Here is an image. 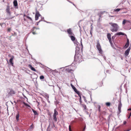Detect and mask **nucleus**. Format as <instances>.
Masks as SVG:
<instances>
[{"label": "nucleus", "instance_id": "obj_1", "mask_svg": "<svg viewBox=\"0 0 131 131\" xmlns=\"http://www.w3.org/2000/svg\"><path fill=\"white\" fill-rule=\"evenodd\" d=\"M109 24L111 25L110 30L112 32L117 31L119 27L118 25L116 23H110Z\"/></svg>", "mask_w": 131, "mask_h": 131}, {"label": "nucleus", "instance_id": "obj_2", "mask_svg": "<svg viewBox=\"0 0 131 131\" xmlns=\"http://www.w3.org/2000/svg\"><path fill=\"white\" fill-rule=\"evenodd\" d=\"M97 43L96 48L99 51V53L102 54L103 53V51L101 48V47L99 40L97 41Z\"/></svg>", "mask_w": 131, "mask_h": 131}, {"label": "nucleus", "instance_id": "obj_3", "mask_svg": "<svg viewBox=\"0 0 131 131\" xmlns=\"http://www.w3.org/2000/svg\"><path fill=\"white\" fill-rule=\"evenodd\" d=\"M54 113L53 115V119L54 120L55 122H57V119L56 117V116L58 115V112L56 111V109L54 110Z\"/></svg>", "mask_w": 131, "mask_h": 131}, {"label": "nucleus", "instance_id": "obj_4", "mask_svg": "<svg viewBox=\"0 0 131 131\" xmlns=\"http://www.w3.org/2000/svg\"><path fill=\"white\" fill-rule=\"evenodd\" d=\"M15 92L12 89H11L10 92L8 93L7 96L8 97L11 96L13 94H15Z\"/></svg>", "mask_w": 131, "mask_h": 131}, {"label": "nucleus", "instance_id": "obj_5", "mask_svg": "<svg viewBox=\"0 0 131 131\" xmlns=\"http://www.w3.org/2000/svg\"><path fill=\"white\" fill-rule=\"evenodd\" d=\"M6 11V12L8 14V16H11V13L10 12V6H9L7 5V6Z\"/></svg>", "mask_w": 131, "mask_h": 131}, {"label": "nucleus", "instance_id": "obj_6", "mask_svg": "<svg viewBox=\"0 0 131 131\" xmlns=\"http://www.w3.org/2000/svg\"><path fill=\"white\" fill-rule=\"evenodd\" d=\"M122 104L121 102V101H120L119 103L118 106V109L119 113H120L121 112V107L122 106Z\"/></svg>", "mask_w": 131, "mask_h": 131}, {"label": "nucleus", "instance_id": "obj_7", "mask_svg": "<svg viewBox=\"0 0 131 131\" xmlns=\"http://www.w3.org/2000/svg\"><path fill=\"white\" fill-rule=\"evenodd\" d=\"M130 48L129 47L127 50H126L124 54L125 55L127 56H128V55L129 54V51L130 50Z\"/></svg>", "mask_w": 131, "mask_h": 131}, {"label": "nucleus", "instance_id": "obj_8", "mask_svg": "<svg viewBox=\"0 0 131 131\" xmlns=\"http://www.w3.org/2000/svg\"><path fill=\"white\" fill-rule=\"evenodd\" d=\"M40 16V15L39 14V12H36L35 14V19L36 20H37L39 16Z\"/></svg>", "mask_w": 131, "mask_h": 131}, {"label": "nucleus", "instance_id": "obj_9", "mask_svg": "<svg viewBox=\"0 0 131 131\" xmlns=\"http://www.w3.org/2000/svg\"><path fill=\"white\" fill-rule=\"evenodd\" d=\"M14 5L16 8H18L17 2V0H14L13 2Z\"/></svg>", "mask_w": 131, "mask_h": 131}, {"label": "nucleus", "instance_id": "obj_10", "mask_svg": "<svg viewBox=\"0 0 131 131\" xmlns=\"http://www.w3.org/2000/svg\"><path fill=\"white\" fill-rule=\"evenodd\" d=\"M129 41L128 39H127V42L124 46V47L125 48H127L129 45Z\"/></svg>", "mask_w": 131, "mask_h": 131}, {"label": "nucleus", "instance_id": "obj_11", "mask_svg": "<svg viewBox=\"0 0 131 131\" xmlns=\"http://www.w3.org/2000/svg\"><path fill=\"white\" fill-rule=\"evenodd\" d=\"M67 32L70 35H73V33L71 28H69L67 29Z\"/></svg>", "mask_w": 131, "mask_h": 131}, {"label": "nucleus", "instance_id": "obj_12", "mask_svg": "<svg viewBox=\"0 0 131 131\" xmlns=\"http://www.w3.org/2000/svg\"><path fill=\"white\" fill-rule=\"evenodd\" d=\"M71 85L72 88L74 90V92L76 93L77 92H78V91L76 88L72 84H71Z\"/></svg>", "mask_w": 131, "mask_h": 131}, {"label": "nucleus", "instance_id": "obj_13", "mask_svg": "<svg viewBox=\"0 0 131 131\" xmlns=\"http://www.w3.org/2000/svg\"><path fill=\"white\" fill-rule=\"evenodd\" d=\"M28 67L30 68L32 70L35 71L36 72V70L30 64H29L28 65Z\"/></svg>", "mask_w": 131, "mask_h": 131}, {"label": "nucleus", "instance_id": "obj_14", "mask_svg": "<svg viewBox=\"0 0 131 131\" xmlns=\"http://www.w3.org/2000/svg\"><path fill=\"white\" fill-rule=\"evenodd\" d=\"M115 35H126L123 32H117V33H116L115 34Z\"/></svg>", "mask_w": 131, "mask_h": 131}, {"label": "nucleus", "instance_id": "obj_15", "mask_svg": "<svg viewBox=\"0 0 131 131\" xmlns=\"http://www.w3.org/2000/svg\"><path fill=\"white\" fill-rule=\"evenodd\" d=\"M70 37L71 38V40L72 41H74L75 40V37L73 36H70Z\"/></svg>", "mask_w": 131, "mask_h": 131}, {"label": "nucleus", "instance_id": "obj_16", "mask_svg": "<svg viewBox=\"0 0 131 131\" xmlns=\"http://www.w3.org/2000/svg\"><path fill=\"white\" fill-rule=\"evenodd\" d=\"M107 37L108 40L111 39V35L110 33H108L107 35Z\"/></svg>", "mask_w": 131, "mask_h": 131}, {"label": "nucleus", "instance_id": "obj_17", "mask_svg": "<svg viewBox=\"0 0 131 131\" xmlns=\"http://www.w3.org/2000/svg\"><path fill=\"white\" fill-rule=\"evenodd\" d=\"M32 110L33 112L34 115H38V113L36 111L34 110L33 109H32Z\"/></svg>", "mask_w": 131, "mask_h": 131}, {"label": "nucleus", "instance_id": "obj_18", "mask_svg": "<svg viewBox=\"0 0 131 131\" xmlns=\"http://www.w3.org/2000/svg\"><path fill=\"white\" fill-rule=\"evenodd\" d=\"M19 114L18 113L17 114L16 117V119L17 120V121H18L19 120Z\"/></svg>", "mask_w": 131, "mask_h": 131}, {"label": "nucleus", "instance_id": "obj_19", "mask_svg": "<svg viewBox=\"0 0 131 131\" xmlns=\"http://www.w3.org/2000/svg\"><path fill=\"white\" fill-rule=\"evenodd\" d=\"M13 60V58H10L9 60V62L12 64V65L13 66V63L12 62Z\"/></svg>", "mask_w": 131, "mask_h": 131}, {"label": "nucleus", "instance_id": "obj_20", "mask_svg": "<svg viewBox=\"0 0 131 131\" xmlns=\"http://www.w3.org/2000/svg\"><path fill=\"white\" fill-rule=\"evenodd\" d=\"M126 22H129V21L128 20H124L123 21V25H124L126 23Z\"/></svg>", "mask_w": 131, "mask_h": 131}, {"label": "nucleus", "instance_id": "obj_21", "mask_svg": "<svg viewBox=\"0 0 131 131\" xmlns=\"http://www.w3.org/2000/svg\"><path fill=\"white\" fill-rule=\"evenodd\" d=\"M76 93H77L79 97H80H80H81V95H80V93L79 92V91H78V92H77Z\"/></svg>", "mask_w": 131, "mask_h": 131}, {"label": "nucleus", "instance_id": "obj_22", "mask_svg": "<svg viewBox=\"0 0 131 131\" xmlns=\"http://www.w3.org/2000/svg\"><path fill=\"white\" fill-rule=\"evenodd\" d=\"M115 38V36H113L112 37V40L113 41H114V39Z\"/></svg>", "mask_w": 131, "mask_h": 131}, {"label": "nucleus", "instance_id": "obj_23", "mask_svg": "<svg viewBox=\"0 0 131 131\" xmlns=\"http://www.w3.org/2000/svg\"><path fill=\"white\" fill-rule=\"evenodd\" d=\"M106 104L107 106H109L110 105V103L109 102H107L106 103Z\"/></svg>", "mask_w": 131, "mask_h": 131}, {"label": "nucleus", "instance_id": "obj_24", "mask_svg": "<svg viewBox=\"0 0 131 131\" xmlns=\"http://www.w3.org/2000/svg\"><path fill=\"white\" fill-rule=\"evenodd\" d=\"M44 77L43 75H41L40 77V79H44Z\"/></svg>", "mask_w": 131, "mask_h": 131}, {"label": "nucleus", "instance_id": "obj_25", "mask_svg": "<svg viewBox=\"0 0 131 131\" xmlns=\"http://www.w3.org/2000/svg\"><path fill=\"white\" fill-rule=\"evenodd\" d=\"M26 17L28 19L30 20H32L31 18L29 16H26Z\"/></svg>", "mask_w": 131, "mask_h": 131}, {"label": "nucleus", "instance_id": "obj_26", "mask_svg": "<svg viewBox=\"0 0 131 131\" xmlns=\"http://www.w3.org/2000/svg\"><path fill=\"white\" fill-rule=\"evenodd\" d=\"M121 9L120 8H117V9H115V11L118 12V11H119Z\"/></svg>", "mask_w": 131, "mask_h": 131}, {"label": "nucleus", "instance_id": "obj_27", "mask_svg": "<svg viewBox=\"0 0 131 131\" xmlns=\"http://www.w3.org/2000/svg\"><path fill=\"white\" fill-rule=\"evenodd\" d=\"M83 107L84 108V109H86V105H83Z\"/></svg>", "mask_w": 131, "mask_h": 131}, {"label": "nucleus", "instance_id": "obj_28", "mask_svg": "<svg viewBox=\"0 0 131 131\" xmlns=\"http://www.w3.org/2000/svg\"><path fill=\"white\" fill-rule=\"evenodd\" d=\"M82 39H81V40L80 44H81V45L82 47V48H83V45L82 43Z\"/></svg>", "mask_w": 131, "mask_h": 131}, {"label": "nucleus", "instance_id": "obj_29", "mask_svg": "<svg viewBox=\"0 0 131 131\" xmlns=\"http://www.w3.org/2000/svg\"><path fill=\"white\" fill-rule=\"evenodd\" d=\"M46 99H48L49 98V96L48 95H46Z\"/></svg>", "mask_w": 131, "mask_h": 131}, {"label": "nucleus", "instance_id": "obj_30", "mask_svg": "<svg viewBox=\"0 0 131 131\" xmlns=\"http://www.w3.org/2000/svg\"><path fill=\"white\" fill-rule=\"evenodd\" d=\"M25 104L26 106L28 107H30V106L28 104L25 103Z\"/></svg>", "mask_w": 131, "mask_h": 131}, {"label": "nucleus", "instance_id": "obj_31", "mask_svg": "<svg viewBox=\"0 0 131 131\" xmlns=\"http://www.w3.org/2000/svg\"><path fill=\"white\" fill-rule=\"evenodd\" d=\"M69 131H72L71 126L70 125H69Z\"/></svg>", "mask_w": 131, "mask_h": 131}, {"label": "nucleus", "instance_id": "obj_32", "mask_svg": "<svg viewBox=\"0 0 131 131\" xmlns=\"http://www.w3.org/2000/svg\"><path fill=\"white\" fill-rule=\"evenodd\" d=\"M93 28V26H92V25H91V30H92Z\"/></svg>", "mask_w": 131, "mask_h": 131}, {"label": "nucleus", "instance_id": "obj_33", "mask_svg": "<svg viewBox=\"0 0 131 131\" xmlns=\"http://www.w3.org/2000/svg\"><path fill=\"white\" fill-rule=\"evenodd\" d=\"M14 18V17H8V19H12L13 18Z\"/></svg>", "mask_w": 131, "mask_h": 131}, {"label": "nucleus", "instance_id": "obj_34", "mask_svg": "<svg viewBox=\"0 0 131 131\" xmlns=\"http://www.w3.org/2000/svg\"><path fill=\"white\" fill-rule=\"evenodd\" d=\"M131 116V112L129 113V116L128 117V118H130V116Z\"/></svg>", "mask_w": 131, "mask_h": 131}, {"label": "nucleus", "instance_id": "obj_35", "mask_svg": "<svg viewBox=\"0 0 131 131\" xmlns=\"http://www.w3.org/2000/svg\"><path fill=\"white\" fill-rule=\"evenodd\" d=\"M79 102H80V103H81V97H80V99H79Z\"/></svg>", "mask_w": 131, "mask_h": 131}, {"label": "nucleus", "instance_id": "obj_36", "mask_svg": "<svg viewBox=\"0 0 131 131\" xmlns=\"http://www.w3.org/2000/svg\"><path fill=\"white\" fill-rule=\"evenodd\" d=\"M59 102L57 100L56 101H55V103H56V104H58L59 103Z\"/></svg>", "mask_w": 131, "mask_h": 131}, {"label": "nucleus", "instance_id": "obj_37", "mask_svg": "<svg viewBox=\"0 0 131 131\" xmlns=\"http://www.w3.org/2000/svg\"><path fill=\"white\" fill-rule=\"evenodd\" d=\"M11 30V29L10 28H8L7 29V31L8 32H9Z\"/></svg>", "mask_w": 131, "mask_h": 131}, {"label": "nucleus", "instance_id": "obj_38", "mask_svg": "<svg viewBox=\"0 0 131 131\" xmlns=\"http://www.w3.org/2000/svg\"><path fill=\"white\" fill-rule=\"evenodd\" d=\"M109 40V41L110 42V43H112V40H111V39H109L108 40Z\"/></svg>", "mask_w": 131, "mask_h": 131}, {"label": "nucleus", "instance_id": "obj_39", "mask_svg": "<svg viewBox=\"0 0 131 131\" xmlns=\"http://www.w3.org/2000/svg\"><path fill=\"white\" fill-rule=\"evenodd\" d=\"M85 128H86V126H85L83 130V131H84L85 129Z\"/></svg>", "mask_w": 131, "mask_h": 131}, {"label": "nucleus", "instance_id": "obj_40", "mask_svg": "<svg viewBox=\"0 0 131 131\" xmlns=\"http://www.w3.org/2000/svg\"><path fill=\"white\" fill-rule=\"evenodd\" d=\"M127 111H131V108H129V109H128Z\"/></svg>", "mask_w": 131, "mask_h": 131}, {"label": "nucleus", "instance_id": "obj_41", "mask_svg": "<svg viewBox=\"0 0 131 131\" xmlns=\"http://www.w3.org/2000/svg\"><path fill=\"white\" fill-rule=\"evenodd\" d=\"M126 121H124V124H126Z\"/></svg>", "mask_w": 131, "mask_h": 131}, {"label": "nucleus", "instance_id": "obj_42", "mask_svg": "<svg viewBox=\"0 0 131 131\" xmlns=\"http://www.w3.org/2000/svg\"><path fill=\"white\" fill-rule=\"evenodd\" d=\"M32 33L34 35L36 34V33L35 32H33Z\"/></svg>", "mask_w": 131, "mask_h": 131}, {"label": "nucleus", "instance_id": "obj_43", "mask_svg": "<svg viewBox=\"0 0 131 131\" xmlns=\"http://www.w3.org/2000/svg\"><path fill=\"white\" fill-rule=\"evenodd\" d=\"M110 44H111V46L112 47H113V43H110Z\"/></svg>", "mask_w": 131, "mask_h": 131}, {"label": "nucleus", "instance_id": "obj_44", "mask_svg": "<svg viewBox=\"0 0 131 131\" xmlns=\"http://www.w3.org/2000/svg\"><path fill=\"white\" fill-rule=\"evenodd\" d=\"M110 44H111V46L112 47H113V43H110Z\"/></svg>", "mask_w": 131, "mask_h": 131}, {"label": "nucleus", "instance_id": "obj_45", "mask_svg": "<svg viewBox=\"0 0 131 131\" xmlns=\"http://www.w3.org/2000/svg\"><path fill=\"white\" fill-rule=\"evenodd\" d=\"M92 30H90V32L91 34L92 35Z\"/></svg>", "mask_w": 131, "mask_h": 131}, {"label": "nucleus", "instance_id": "obj_46", "mask_svg": "<svg viewBox=\"0 0 131 131\" xmlns=\"http://www.w3.org/2000/svg\"><path fill=\"white\" fill-rule=\"evenodd\" d=\"M100 106H99V108H98V109H99V111H100Z\"/></svg>", "mask_w": 131, "mask_h": 131}, {"label": "nucleus", "instance_id": "obj_47", "mask_svg": "<svg viewBox=\"0 0 131 131\" xmlns=\"http://www.w3.org/2000/svg\"><path fill=\"white\" fill-rule=\"evenodd\" d=\"M32 124L30 126V127L31 128H33V127H32Z\"/></svg>", "mask_w": 131, "mask_h": 131}, {"label": "nucleus", "instance_id": "obj_48", "mask_svg": "<svg viewBox=\"0 0 131 131\" xmlns=\"http://www.w3.org/2000/svg\"><path fill=\"white\" fill-rule=\"evenodd\" d=\"M26 16V15H25V14H24V17L25 16Z\"/></svg>", "mask_w": 131, "mask_h": 131}, {"label": "nucleus", "instance_id": "obj_49", "mask_svg": "<svg viewBox=\"0 0 131 131\" xmlns=\"http://www.w3.org/2000/svg\"><path fill=\"white\" fill-rule=\"evenodd\" d=\"M72 3L73 4V5H74V6H75V5H74V4L73 3Z\"/></svg>", "mask_w": 131, "mask_h": 131}, {"label": "nucleus", "instance_id": "obj_50", "mask_svg": "<svg viewBox=\"0 0 131 131\" xmlns=\"http://www.w3.org/2000/svg\"><path fill=\"white\" fill-rule=\"evenodd\" d=\"M1 26H2V25H1V24L0 23V26H1Z\"/></svg>", "mask_w": 131, "mask_h": 131}, {"label": "nucleus", "instance_id": "obj_51", "mask_svg": "<svg viewBox=\"0 0 131 131\" xmlns=\"http://www.w3.org/2000/svg\"><path fill=\"white\" fill-rule=\"evenodd\" d=\"M24 20H26V19L25 18H24Z\"/></svg>", "mask_w": 131, "mask_h": 131}, {"label": "nucleus", "instance_id": "obj_52", "mask_svg": "<svg viewBox=\"0 0 131 131\" xmlns=\"http://www.w3.org/2000/svg\"><path fill=\"white\" fill-rule=\"evenodd\" d=\"M40 21H41L40 20V21H39V22H40Z\"/></svg>", "mask_w": 131, "mask_h": 131}, {"label": "nucleus", "instance_id": "obj_53", "mask_svg": "<svg viewBox=\"0 0 131 131\" xmlns=\"http://www.w3.org/2000/svg\"><path fill=\"white\" fill-rule=\"evenodd\" d=\"M7 62H8V60H7Z\"/></svg>", "mask_w": 131, "mask_h": 131}]
</instances>
